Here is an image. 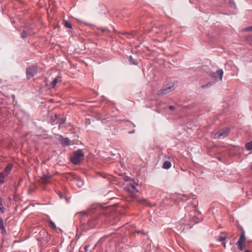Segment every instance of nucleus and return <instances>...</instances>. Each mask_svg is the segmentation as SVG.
I'll use <instances>...</instances> for the list:
<instances>
[{
  "label": "nucleus",
  "mask_w": 252,
  "mask_h": 252,
  "mask_svg": "<svg viewBox=\"0 0 252 252\" xmlns=\"http://www.w3.org/2000/svg\"><path fill=\"white\" fill-rule=\"evenodd\" d=\"M212 84H213V83L209 82L205 85H202V88H205L209 87L210 86H211L212 85Z\"/></svg>",
  "instance_id": "20"
},
{
  "label": "nucleus",
  "mask_w": 252,
  "mask_h": 252,
  "mask_svg": "<svg viewBox=\"0 0 252 252\" xmlns=\"http://www.w3.org/2000/svg\"><path fill=\"white\" fill-rule=\"evenodd\" d=\"M171 166V163L170 161H166L163 164V168L166 169H169Z\"/></svg>",
  "instance_id": "12"
},
{
  "label": "nucleus",
  "mask_w": 252,
  "mask_h": 252,
  "mask_svg": "<svg viewBox=\"0 0 252 252\" xmlns=\"http://www.w3.org/2000/svg\"><path fill=\"white\" fill-rule=\"evenodd\" d=\"M229 129L228 128H225L216 133L214 135L215 138L221 139L226 137L229 133Z\"/></svg>",
  "instance_id": "6"
},
{
  "label": "nucleus",
  "mask_w": 252,
  "mask_h": 252,
  "mask_svg": "<svg viewBox=\"0 0 252 252\" xmlns=\"http://www.w3.org/2000/svg\"><path fill=\"white\" fill-rule=\"evenodd\" d=\"M251 169H252V166L251 167Z\"/></svg>",
  "instance_id": "31"
},
{
  "label": "nucleus",
  "mask_w": 252,
  "mask_h": 252,
  "mask_svg": "<svg viewBox=\"0 0 252 252\" xmlns=\"http://www.w3.org/2000/svg\"><path fill=\"white\" fill-rule=\"evenodd\" d=\"M245 252H251L249 250H247L245 251Z\"/></svg>",
  "instance_id": "28"
},
{
  "label": "nucleus",
  "mask_w": 252,
  "mask_h": 252,
  "mask_svg": "<svg viewBox=\"0 0 252 252\" xmlns=\"http://www.w3.org/2000/svg\"><path fill=\"white\" fill-rule=\"evenodd\" d=\"M84 156L83 152L81 150H78L74 153L73 156L71 158V161L74 164L78 165L83 159Z\"/></svg>",
  "instance_id": "3"
},
{
  "label": "nucleus",
  "mask_w": 252,
  "mask_h": 252,
  "mask_svg": "<svg viewBox=\"0 0 252 252\" xmlns=\"http://www.w3.org/2000/svg\"><path fill=\"white\" fill-rule=\"evenodd\" d=\"M129 61L130 62L133 64H137V63H136L134 61L133 58H132L131 56H130L129 57Z\"/></svg>",
  "instance_id": "23"
},
{
  "label": "nucleus",
  "mask_w": 252,
  "mask_h": 252,
  "mask_svg": "<svg viewBox=\"0 0 252 252\" xmlns=\"http://www.w3.org/2000/svg\"><path fill=\"white\" fill-rule=\"evenodd\" d=\"M130 180L129 178L127 177V178L126 180V181H128V180Z\"/></svg>",
  "instance_id": "29"
},
{
  "label": "nucleus",
  "mask_w": 252,
  "mask_h": 252,
  "mask_svg": "<svg viewBox=\"0 0 252 252\" xmlns=\"http://www.w3.org/2000/svg\"><path fill=\"white\" fill-rule=\"evenodd\" d=\"M128 191H129V195L131 196V197H135V194L133 192H131L130 189H128Z\"/></svg>",
  "instance_id": "24"
},
{
  "label": "nucleus",
  "mask_w": 252,
  "mask_h": 252,
  "mask_svg": "<svg viewBox=\"0 0 252 252\" xmlns=\"http://www.w3.org/2000/svg\"><path fill=\"white\" fill-rule=\"evenodd\" d=\"M89 246H86L85 247H84V249H85V252H87L88 251V249L89 248Z\"/></svg>",
  "instance_id": "27"
},
{
  "label": "nucleus",
  "mask_w": 252,
  "mask_h": 252,
  "mask_svg": "<svg viewBox=\"0 0 252 252\" xmlns=\"http://www.w3.org/2000/svg\"><path fill=\"white\" fill-rule=\"evenodd\" d=\"M64 26L66 28H70V29L72 28L71 23L69 21H64Z\"/></svg>",
  "instance_id": "17"
},
{
  "label": "nucleus",
  "mask_w": 252,
  "mask_h": 252,
  "mask_svg": "<svg viewBox=\"0 0 252 252\" xmlns=\"http://www.w3.org/2000/svg\"><path fill=\"white\" fill-rule=\"evenodd\" d=\"M226 237L223 236H220L219 237V240L220 241L222 242V244L224 246V247H225V243L223 242L225 240Z\"/></svg>",
  "instance_id": "15"
},
{
  "label": "nucleus",
  "mask_w": 252,
  "mask_h": 252,
  "mask_svg": "<svg viewBox=\"0 0 252 252\" xmlns=\"http://www.w3.org/2000/svg\"><path fill=\"white\" fill-rule=\"evenodd\" d=\"M37 73V68L36 66L32 65L27 68V76L28 79H30L33 77Z\"/></svg>",
  "instance_id": "5"
},
{
  "label": "nucleus",
  "mask_w": 252,
  "mask_h": 252,
  "mask_svg": "<svg viewBox=\"0 0 252 252\" xmlns=\"http://www.w3.org/2000/svg\"><path fill=\"white\" fill-rule=\"evenodd\" d=\"M244 32H249L252 31V26L245 28L243 30Z\"/></svg>",
  "instance_id": "21"
},
{
  "label": "nucleus",
  "mask_w": 252,
  "mask_h": 252,
  "mask_svg": "<svg viewBox=\"0 0 252 252\" xmlns=\"http://www.w3.org/2000/svg\"><path fill=\"white\" fill-rule=\"evenodd\" d=\"M7 176L4 172H1L0 173V183L3 184L4 182V178L5 176Z\"/></svg>",
  "instance_id": "13"
},
{
  "label": "nucleus",
  "mask_w": 252,
  "mask_h": 252,
  "mask_svg": "<svg viewBox=\"0 0 252 252\" xmlns=\"http://www.w3.org/2000/svg\"><path fill=\"white\" fill-rule=\"evenodd\" d=\"M29 34H30V32H29L28 31H26L24 30L21 34V36L22 38H25L27 37L28 36V35Z\"/></svg>",
  "instance_id": "14"
},
{
  "label": "nucleus",
  "mask_w": 252,
  "mask_h": 252,
  "mask_svg": "<svg viewBox=\"0 0 252 252\" xmlns=\"http://www.w3.org/2000/svg\"><path fill=\"white\" fill-rule=\"evenodd\" d=\"M0 229L2 234H4L5 233L6 230L4 226L3 221L1 217H0Z\"/></svg>",
  "instance_id": "10"
},
{
  "label": "nucleus",
  "mask_w": 252,
  "mask_h": 252,
  "mask_svg": "<svg viewBox=\"0 0 252 252\" xmlns=\"http://www.w3.org/2000/svg\"><path fill=\"white\" fill-rule=\"evenodd\" d=\"M174 83L169 82L163 86L162 88L158 92L157 94L159 96H161L174 91Z\"/></svg>",
  "instance_id": "2"
},
{
  "label": "nucleus",
  "mask_w": 252,
  "mask_h": 252,
  "mask_svg": "<svg viewBox=\"0 0 252 252\" xmlns=\"http://www.w3.org/2000/svg\"><path fill=\"white\" fill-rule=\"evenodd\" d=\"M69 141H70V140L68 138H65L64 139V142L67 144H69Z\"/></svg>",
  "instance_id": "25"
},
{
  "label": "nucleus",
  "mask_w": 252,
  "mask_h": 252,
  "mask_svg": "<svg viewBox=\"0 0 252 252\" xmlns=\"http://www.w3.org/2000/svg\"><path fill=\"white\" fill-rule=\"evenodd\" d=\"M62 81L61 77L58 76L56 78H55L51 83V86L53 88H55L57 84L59 82H61Z\"/></svg>",
  "instance_id": "9"
},
{
  "label": "nucleus",
  "mask_w": 252,
  "mask_h": 252,
  "mask_svg": "<svg viewBox=\"0 0 252 252\" xmlns=\"http://www.w3.org/2000/svg\"><path fill=\"white\" fill-rule=\"evenodd\" d=\"M138 201L140 203H142V204H145L146 205H148L149 204L148 201L147 200H146V199H141V200H138Z\"/></svg>",
  "instance_id": "18"
},
{
  "label": "nucleus",
  "mask_w": 252,
  "mask_h": 252,
  "mask_svg": "<svg viewBox=\"0 0 252 252\" xmlns=\"http://www.w3.org/2000/svg\"><path fill=\"white\" fill-rule=\"evenodd\" d=\"M169 108L171 110H174L175 109L174 107L173 106H172V105L169 106Z\"/></svg>",
  "instance_id": "26"
},
{
  "label": "nucleus",
  "mask_w": 252,
  "mask_h": 252,
  "mask_svg": "<svg viewBox=\"0 0 252 252\" xmlns=\"http://www.w3.org/2000/svg\"><path fill=\"white\" fill-rule=\"evenodd\" d=\"M187 211H189L188 212V214L185 216V220L189 222H195L196 221V218L197 214L198 213L196 210L195 206L189 205L187 207Z\"/></svg>",
  "instance_id": "1"
},
{
  "label": "nucleus",
  "mask_w": 252,
  "mask_h": 252,
  "mask_svg": "<svg viewBox=\"0 0 252 252\" xmlns=\"http://www.w3.org/2000/svg\"><path fill=\"white\" fill-rule=\"evenodd\" d=\"M223 74V70L222 69H219L216 72L212 73L211 76L212 77L214 78L216 80H217L218 79L220 80H221Z\"/></svg>",
  "instance_id": "7"
},
{
  "label": "nucleus",
  "mask_w": 252,
  "mask_h": 252,
  "mask_svg": "<svg viewBox=\"0 0 252 252\" xmlns=\"http://www.w3.org/2000/svg\"><path fill=\"white\" fill-rule=\"evenodd\" d=\"M245 241H246V237H245V232H244V230L242 229L240 237L237 243V245L238 246V248L240 250L243 251V250L245 248Z\"/></svg>",
  "instance_id": "4"
},
{
  "label": "nucleus",
  "mask_w": 252,
  "mask_h": 252,
  "mask_svg": "<svg viewBox=\"0 0 252 252\" xmlns=\"http://www.w3.org/2000/svg\"><path fill=\"white\" fill-rule=\"evenodd\" d=\"M130 187L131 188V189H133L134 190H135L136 192L138 191V189H137L135 185H134L133 184H130Z\"/></svg>",
  "instance_id": "22"
},
{
  "label": "nucleus",
  "mask_w": 252,
  "mask_h": 252,
  "mask_svg": "<svg viewBox=\"0 0 252 252\" xmlns=\"http://www.w3.org/2000/svg\"><path fill=\"white\" fill-rule=\"evenodd\" d=\"M12 168V165L11 164H8L5 167L4 170L2 172H4L6 175H8L11 171Z\"/></svg>",
  "instance_id": "11"
},
{
  "label": "nucleus",
  "mask_w": 252,
  "mask_h": 252,
  "mask_svg": "<svg viewBox=\"0 0 252 252\" xmlns=\"http://www.w3.org/2000/svg\"><path fill=\"white\" fill-rule=\"evenodd\" d=\"M49 226L53 229H55L56 227L55 223L51 220L49 221Z\"/></svg>",
  "instance_id": "19"
},
{
  "label": "nucleus",
  "mask_w": 252,
  "mask_h": 252,
  "mask_svg": "<svg viewBox=\"0 0 252 252\" xmlns=\"http://www.w3.org/2000/svg\"><path fill=\"white\" fill-rule=\"evenodd\" d=\"M130 180L129 178L127 177V178L126 180V181H128V180Z\"/></svg>",
  "instance_id": "30"
},
{
  "label": "nucleus",
  "mask_w": 252,
  "mask_h": 252,
  "mask_svg": "<svg viewBox=\"0 0 252 252\" xmlns=\"http://www.w3.org/2000/svg\"><path fill=\"white\" fill-rule=\"evenodd\" d=\"M246 148L249 150H252V141L246 144Z\"/></svg>",
  "instance_id": "16"
},
{
  "label": "nucleus",
  "mask_w": 252,
  "mask_h": 252,
  "mask_svg": "<svg viewBox=\"0 0 252 252\" xmlns=\"http://www.w3.org/2000/svg\"><path fill=\"white\" fill-rule=\"evenodd\" d=\"M42 183L44 184H47L51 183V176L49 175H43L41 178Z\"/></svg>",
  "instance_id": "8"
}]
</instances>
